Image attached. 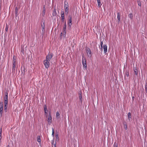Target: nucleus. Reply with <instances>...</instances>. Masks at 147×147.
I'll list each match as a JSON object with an SVG mask.
<instances>
[{"label": "nucleus", "instance_id": "obj_19", "mask_svg": "<svg viewBox=\"0 0 147 147\" xmlns=\"http://www.w3.org/2000/svg\"><path fill=\"white\" fill-rule=\"evenodd\" d=\"M123 125H124L125 129L126 130L127 129V123L126 122L124 121L123 122Z\"/></svg>", "mask_w": 147, "mask_h": 147}, {"label": "nucleus", "instance_id": "obj_37", "mask_svg": "<svg viewBox=\"0 0 147 147\" xmlns=\"http://www.w3.org/2000/svg\"><path fill=\"white\" fill-rule=\"evenodd\" d=\"M114 147H117V144L116 143V142H115L113 144Z\"/></svg>", "mask_w": 147, "mask_h": 147}, {"label": "nucleus", "instance_id": "obj_45", "mask_svg": "<svg viewBox=\"0 0 147 147\" xmlns=\"http://www.w3.org/2000/svg\"><path fill=\"white\" fill-rule=\"evenodd\" d=\"M64 12L63 11H61V14H65Z\"/></svg>", "mask_w": 147, "mask_h": 147}, {"label": "nucleus", "instance_id": "obj_27", "mask_svg": "<svg viewBox=\"0 0 147 147\" xmlns=\"http://www.w3.org/2000/svg\"><path fill=\"white\" fill-rule=\"evenodd\" d=\"M5 96L4 97H6V98H8V93L7 92V91L6 92H5Z\"/></svg>", "mask_w": 147, "mask_h": 147}, {"label": "nucleus", "instance_id": "obj_1", "mask_svg": "<svg viewBox=\"0 0 147 147\" xmlns=\"http://www.w3.org/2000/svg\"><path fill=\"white\" fill-rule=\"evenodd\" d=\"M82 64L83 65V67L84 68H85L86 69L87 68V64L86 63V60L85 58L84 57V55H83L82 56Z\"/></svg>", "mask_w": 147, "mask_h": 147}, {"label": "nucleus", "instance_id": "obj_31", "mask_svg": "<svg viewBox=\"0 0 147 147\" xmlns=\"http://www.w3.org/2000/svg\"><path fill=\"white\" fill-rule=\"evenodd\" d=\"M65 14L66 15H67L68 13L69 9H65Z\"/></svg>", "mask_w": 147, "mask_h": 147}, {"label": "nucleus", "instance_id": "obj_6", "mask_svg": "<svg viewBox=\"0 0 147 147\" xmlns=\"http://www.w3.org/2000/svg\"><path fill=\"white\" fill-rule=\"evenodd\" d=\"M3 111V104L2 102H0V114L2 115Z\"/></svg>", "mask_w": 147, "mask_h": 147}, {"label": "nucleus", "instance_id": "obj_46", "mask_svg": "<svg viewBox=\"0 0 147 147\" xmlns=\"http://www.w3.org/2000/svg\"><path fill=\"white\" fill-rule=\"evenodd\" d=\"M41 27L43 28V27H44V28H45V25H44V23H43V25L42 24H41Z\"/></svg>", "mask_w": 147, "mask_h": 147}, {"label": "nucleus", "instance_id": "obj_42", "mask_svg": "<svg viewBox=\"0 0 147 147\" xmlns=\"http://www.w3.org/2000/svg\"><path fill=\"white\" fill-rule=\"evenodd\" d=\"M45 7H43V12L44 13V14H45Z\"/></svg>", "mask_w": 147, "mask_h": 147}, {"label": "nucleus", "instance_id": "obj_23", "mask_svg": "<svg viewBox=\"0 0 147 147\" xmlns=\"http://www.w3.org/2000/svg\"><path fill=\"white\" fill-rule=\"evenodd\" d=\"M98 6L99 7H100L101 4L100 0H97Z\"/></svg>", "mask_w": 147, "mask_h": 147}, {"label": "nucleus", "instance_id": "obj_8", "mask_svg": "<svg viewBox=\"0 0 147 147\" xmlns=\"http://www.w3.org/2000/svg\"><path fill=\"white\" fill-rule=\"evenodd\" d=\"M64 7L65 9H69V5L68 3L65 1L64 2Z\"/></svg>", "mask_w": 147, "mask_h": 147}, {"label": "nucleus", "instance_id": "obj_22", "mask_svg": "<svg viewBox=\"0 0 147 147\" xmlns=\"http://www.w3.org/2000/svg\"><path fill=\"white\" fill-rule=\"evenodd\" d=\"M37 141L38 142H41V139H40V136H38L37 137Z\"/></svg>", "mask_w": 147, "mask_h": 147}, {"label": "nucleus", "instance_id": "obj_40", "mask_svg": "<svg viewBox=\"0 0 147 147\" xmlns=\"http://www.w3.org/2000/svg\"><path fill=\"white\" fill-rule=\"evenodd\" d=\"M8 27L7 24H6V27L5 29V31L6 32H7V30H8Z\"/></svg>", "mask_w": 147, "mask_h": 147}, {"label": "nucleus", "instance_id": "obj_12", "mask_svg": "<svg viewBox=\"0 0 147 147\" xmlns=\"http://www.w3.org/2000/svg\"><path fill=\"white\" fill-rule=\"evenodd\" d=\"M44 111L45 112V115H47V114H48L47 113V112H48V110L47 108V107L46 105H45L44 107Z\"/></svg>", "mask_w": 147, "mask_h": 147}, {"label": "nucleus", "instance_id": "obj_16", "mask_svg": "<svg viewBox=\"0 0 147 147\" xmlns=\"http://www.w3.org/2000/svg\"><path fill=\"white\" fill-rule=\"evenodd\" d=\"M3 98L4 100V104H8V98L4 97Z\"/></svg>", "mask_w": 147, "mask_h": 147}, {"label": "nucleus", "instance_id": "obj_24", "mask_svg": "<svg viewBox=\"0 0 147 147\" xmlns=\"http://www.w3.org/2000/svg\"><path fill=\"white\" fill-rule=\"evenodd\" d=\"M103 44V43L102 41H100V50L101 51H102V45Z\"/></svg>", "mask_w": 147, "mask_h": 147}, {"label": "nucleus", "instance_id": "obj_34", "mask_svg": "<svg viewBox=\"0 0 147 147\" xmlns=\"http://www.w3.org/2000/svg\"><path fill=\"white\" fill-rule=\"evenodd\" d=\"M52 136H53V137H54V129L53 128H52Z\"/></svg>", "mask_w": 147, "mask_h": 147}, {"label": "nucleus", "instance_id": "obj_21", "mask_svg": "<svg viewBox=\"0 0 147 147\" xmlns=\"http://www.w3.org/2000/svg\"><path fill=\"white\" fill-rule=\"evenodd\" d=\"M57 15V13L55 9H54L53 12V16H56Z\"/></svg>", "mask_w": 147, "mask_h": 147}, {"label": "nucleus", "instance_id": "obj_30", "mask_svg": "<svg viewBox=\"0 0 147 147\" xmlns=\"http://www.w3.org/2000/svg\"><path fill=\"white\" fill-rule=\"evenodd\" d=\"M134 72H135V74L136 75H138V70L137 69H135L134 70Z\"/></svg>", "mask_w": 147, "mask_h": 147}, {"label": "nucleus", "instance_id": "obj_38", "mask_svg": "<svg viewBox=\"0 0 147 147\" xmlns=\"http://www.w3.org/2000/svg\"><path fill=\"white\" fill-rule=\"evenodd\" d=\"M18 13V9L17 7H16V11H15V13L16 14H17Z\"/></svg>", "mask_w": 147, "mask_h": 147}, {"label": "nucleus", "instance_id": "obj_13", "mask_svg": "<svg viewBox=\"0 0 147 147\" xmlns=\"http://www.w3.org/2000/svg\"><path fill=\"white\" fill-rule=\"evenodd\" d=\"M46 116V117L47 119H52V117L50 115V112H49V114H47V115H45Z\"/></svg>", "mask_w": 147, "mask_h": 147}, {"label": "nucleus", "instance_id": "obj_11", "mask_svg": "<svg viewBox=\"0 0 147 147\" xmlns=\"http://www.w3.org/2000/svg\"><path fill=\"white\" fill-rule=\"evenodd\" d=\"M121 15L120 13L118 12L117 13V18L118 20V23L120 21Z\"/></svg>", "mask_w": 147, "mask_h": 147}, {"label": "nucleus", "instance_id": "obj_17", "mask_svg": "<svg viewBox=\"0 0 147 147\" xmlns=\"http://www.w3.org/2000/svg\"><path fill=\"white\" fill-rule=\"evenodd\" d=\"M8 104H4V111L5 112H7V107Z\"/></svg>", "mask_w": 147, "mask_h": 147}, {"label": "nucleus", "instance_id": "obj_41", "mask_svg": "<svg viewBox=\"0 0 147 147\" xmlns=\"http://www.w3.org/2000/svg\"><path fill=\"white\" fill-rule=\"evenodd\" d=\"M56 144H53V143L52 144V147H56Z\"/></svg>", "mask_w": 147, "mask_h": 147}, {"label": "nucleus", "instance_id": "obj_20", "mask_svg": "<svg viewBox=\"0 0 147 147\" xmlns=\"http://www.w3.org/2000/svg\"><path fill=\"white\" fill-rule=\"evenodd\" d=\"M55 137L56 138V141H59L58 135L57 133H56L55 134Z\"/></svg>", "mask_w": 147, "mask_h": 147}, {"label": "nucleus", "instance_id": "obj_14", "mask_svg": "<svg viewBox=\"0 0 147 147\" xmlns=\"http://www.w3.org/2000/svg\"><path fill=\"white\" fill-rule=\"evenodd\" d=\"M61 21L62 22H64V20H65V14H61Z\"/></svg>", "mask_w": 147, "mask_h": 147}, {"label": "nucleus", "instance_id": "obj_15", "mask_svg": "<svg viewBox=\"0 0 147 147\" xmlns=\"http://www.w3.org/2000/svg\"><path fill=\"white\" fill-rule=\"evenodd\" d=\"M21 70L22 71V74H24L25 72V68L24 66H22L21 68Z\"/></svg>", "mask_w": 147, "mask_h": 147}, {"label": "nucleus", "instance_id": "obj_25", "mask_svg": "<svg viewBox=\"0 0 147 147\" xmlns=\"http://www.w3.org/2000/svg\"><path fill=\"white\" fill-rule=\"evenodd\" d=\"M129 18L131 19H132L133 18V14L132 13H130L129 14Z\"/></svg>", "mask_w": 147, "mask_h": 147}, {"label": "nucleus", "instance_id": "obj_18", "mask_svg": "<svg viewBox=\"0 0 147 147\" xmlns=\"http://www.w3.org/2000/svg\"><path fill=\"white\" fill-rule=\"evenodd\" d=\"M56 117L57 119L59 118L60 117V114L58 111H57L56 113Z\"/></svg>", "mask_w": 147, "mask_h": 147}, {"label": "nucleus", "instance_id": "obj_44", "mask_svg": "<svg viewBox=\"0 0 147 147\" xmlns=\"http://www.w3.org/2000/svg\"><path fill=\"white\" fill-rule=\"evenodd\" d=\"M48 123H49L50 124L52 122V120H48Z\"/></svg>", "mask_w": 147, "mask_h": 147}, {"label": "nucleus", "instance_id": "obj_29", "mask_svg": "<svg viewBox=\"0 0 147 147\" xmlns=\"http://www.w3.org/2000/svg\"><path fill=\"white\" fill-rule=\"evenodd\" d=\"M145 90L146 92L147 93V83H146L145 85Z\"/></svg>", "mask_w": 147, "mask_h": 147}, {"label": "nucleus", "instance_id": "obj_39", "mask_svg": "<svg viewBox=\"0 0 147 147\" xmlns=\"http://www.w3.org/2000/svg\"><path fill=\"white\" fill-rule=\"evenodd\" d=\"M15 56H14L13 57V62H15V63H16V61L15 59Z\"/></svg>", "mask_w": 147, "mask_h": 147}, {"label": "nucleus", "instance_id": "obj_10", "mask_svg": "<svg viewBox=\"0 0 147 147\" xmlns=\"http://www.w3.org/2000/svg\"><path fill=\"white\" fill-rule=\"evenodd\" d=\"M129 69H126L125 74V78H126V77H128L129 76Z\"/></svg>", "mask_w": 147, "mask_h": 147}, {"label": "nucleus", "instance_id": "obj_9", "mask_svg": "<svg viewBox=\"0 0 147 147\" xmlns=\"http://www.w3.org/2000/svg\"><path fill=\"white\" fill-rule=\"evenodd\" d=\"M103 48L104 49V53L105 54H106L107 52V45H106L105 44L103 46Z\"/></svg>", "mask_w": 147, "mask_h": 147}, {"label": "nucleus", "instance_id": "obj_3", "mask_svg": "<svg viewBox=\"0 0 147 147\" xmlns=\"http://www.w3.org/2000/svg\"><path fill=\"white\" fill-rule=\"evenodd\" d=\"M18 65H17V67H16V63H15L14 62H12V72L13 73H15L16 71V68H17ZM17 71V69H16Z\"/></svg>", "mask_w": 147, "mask_h": 147}, {"label": "nucleus", "instance_id": "obj_35", "mask_svg": "<svg viewBox=\"0 0 147 147\" xmlns=\"http://www.w3.org/2000/svg\"><path fill=\"white\" fill-rule=\"evenodd\" d=\"M0 138H2V128H0Z\"/></svg>", "mask_w": 147, "mask_h": 147}, {"label": "nucleus", "instance_id": "obj_48", "mask_svg": "<svg viewBox=\"0 0 147 147\" xmlns=\"http://www.w3.org/2000/svg\"><path fill=\"white\" fill-rule=\"evenodd\" d=\"M134 96L132 97V99L133 101L134 100Z\"/></svg>", "mask_w": 147, "mask_h": 147}, {"label": "nucleus", "instance_id": "obj_5", "mask_svg": "<svg viewBox=\"0 0 147 147\" xmlns=\"http://www.w3.org/2000/svg\"><path fill=\"white\" fill-rule=\"evenodd\" d=\"M71 19H72V16L71 15H69L68 16V24L69 26L71 27V25L72 24L71 23Z\"/></svg>", "mask_w": 147, "mask_h": 147}, {"label": "nucleus", "instance_id": "obj_28", "mask_svg": "<svg viewBox=\"0 0 147 147\" xmlns=\"http://www.w3.org/2000/svg\"><path fill=\"white\" fill-rule=\"evenodd\" d=\"M63 35H65L66 33V29L63 28Z\"/></svg>", "mask_w": 147, "mask_h": 147}, {"label": "nucleus", "instance_id": "obj_36", "mask_svg": "<svg viewBox=\"0 0 147 147\" xmlns=\"http://www.w3.org/2000/svg\"><path fill=\"white\" fill-rule=\"evenodd\" d=\"M66 27H67V25H66V21H65V23H64V26L63 28L66 29Z\"/></svg>", "mask_w": 147, "mask_h": 147}, {"label": "nucleus", "instance_id": "obj_33", "mask_svg": "<svg viewBox=\"0 0 147 147\" xmlns=\"http://www.w3.org/2000/svg\"><path fill=\"white\" fill-rule=\"evenodd\" d=\"M79 97L80 99V101H82V95L81 94H80Z\"/></svg>", "mask_w": 147, "mask_h": 147}, {"label": "nucleus", "instance_id": "obj_32", "mask_svg": "<svg viewBox=\"0 0 147 147\" xmlns=\"http://www.w3.org/2000/svg\"><path fill=\"white\" fill-rule=\"evenodd\" d=\"M137 2L138 4V5L140 6H141V4L140 1V0L138 1Z\"/></svg>", "mask_w": 147, "mask_h": 147}, {"label": "nucleus", "instance_id": "obj_2", "mask_svg": "<svg viewBox=\"0 0 147 147\" xmlns=\"http://www.w3.org/2000/svg\"><path fill=\"white\" fill-rule=\"evenodd\" d=\"M53 57V54L52 53H50L49 52L46 57V60L48 61H50L51 59Z\"/></svg>", "mask_w": 147, "mask_h": 147}, {"label": "nucleus", "instance_id": "obj_43", "mask_svg": "<svg viewBox=\"0 0 147 147\" xmlns=\"http://www.w3.org/2000/svg\"><path fill=\"white\" fill-rule=\"evenodd\" d=\"M45 31V28H44V27H43V28L42 29V33H44Z\"/></svg>", "mask_w": 147, "mask_h": 147}, {"label": "nucleus", "instance_id": "obj_7", "mask_svg": "<svg viewBox=\"0 0 147 147\" xmlns=\"http://www.w3.org/2000/svg\"><path fill=\"white\" fill-rule=\"evenodd\" d=\"M86 51L89 57H91L92 56V53L91 51L89 48H86Z\"/></svg>", "mask_w": 147, "mask_h": 147}, {"label": "nucleus", "instance_id": "obj_26", "mask_svg": "<svg viewBox=\"0 0 147 147\" xmlns=\"http://www.w3.org/2000/svg\"><path fill=\"white\" fill-rule=\"evenodd\" d=\"M128 117L129 119L131 118V114L130 112H129L128 114Z\"/></svg>", "mask_w": 147, "mask_h": 147}, {"label": "nucleus", "instance_id": "obj_49", "mask_svg": "<svg viewBox=\"0 0 147 147\" xmlns=\"http://www.w3.org/2000/svg\"><path fill=\"white\" fill-rule=\"evenodd\" d=\"M7 147H9V146L8 145V146H7Z\"/></svg>", "mask_w": 147, "mask_h": 147}, {"label": "nucleus", "instance_id": "obj_47", "mask_svg": "<svg viewBox=\"0 0 147 147\" xmlns=\"http://www.w3.org/2000/svg\"><path fill=\"white\" fill-rule=\"evenodd\" d=\"M62 35H63V33H62V32H61V34H60V37H62Z\"/></svg>", "mask_w": 147, "mask_h": 147}, {"label": "nucleus", "instance_id": "obj_4", "mask_svg": "<svg viewBox=\"0 0 147 147\" xmlns=\"http://www.w3.org/2000/svg\"><path fill=\"white\" fill-rule=\"evenodd\" d=\"M49 61H48L46 60H45L43 61V63L46 68L49 67L50 65Z\"/></svg>", "mask_w": 147, "mask_h": 147}]
</instances>
